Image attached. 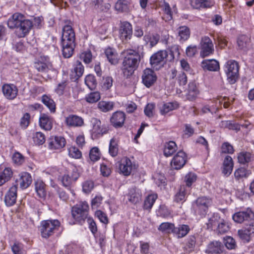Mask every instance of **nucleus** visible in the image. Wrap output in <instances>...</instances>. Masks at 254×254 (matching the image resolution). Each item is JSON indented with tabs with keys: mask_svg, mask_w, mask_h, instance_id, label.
I'll use <instances>...</instances> for the list:
<instances>
[{
	"mask_svg": "<svg viewBox=\"0 0 254 254\" xmlns=\"http://www.w3.org/2000/svg\"><path fill=\"white\" fill-rule=\"evenodd\" d=\"M7 25L10 29H15L16 35L18 38H22L29 33L32 27V22L26 19L23 14L15 13L8 19Z\"/></svg>",
	"mask_w": 254,
	"mask_h": 254,
	"instance_id": "nucleus-1",
	"label": "nucleus"
},
{
	"mask_svg": "<svg viewBox=\"0 0 254 254\" xmlns=\"http://www.w3.org/2000/svg\"><path fill=\"white\" fill-rule=\"evenodd\" d=\"M126 56L123 60L122 71L124 77L128 78L133 74L137 68L140 62V55L133 50L125 52Z\"/></svg>",
	"mask_w": 254,
	"mask_h": 254,
	"instance_id": "nucleus-2",
	"label": "nucleus"
},
{
	"mask_svg": "<svg viewBox=\"0 0 254 254\" xmlns=\"http://www.w3.org/2000/svg\"><path fill=\"white\" fill-rule=\"evenodd\" d=\"M108 127L101 121L96 118H93L90 121V133L92 139H97L107 134Z\"/></svg>",
	"mask_w": 254,
	"mask_h": 254,
	"instance_id": "nucleus-3",
	"label": "nucleus"
},
{
	"mask_svg": "<svg viewBox=\"0 0 254 254\" xmlns=\"http://www.w3.org/2000/svg\"><path fill=\"white\" fill-rule=\"evenodd\" d=\"M89 206L86 202H81L72 207L71 215L75 221L82 223L88 218Z\"/></svg>",
	"mask_w": 254,
	"mask_h": 254,
	"instance_id": "nucleus-4",
	"label": "nucleus"
},
{
	"mask_svg": "<svg viewBox=\"0 0 254 254\" xmlns=\"http://www.w3.org/2000/svg\"><path fill=\"white\" fill-rule=\"evenodd\" d=\"M239 65L238 63L234 60L228 61L225 65V72L228 82L234 84L239 77Z\"/></svg>",
	"mask_w": 254,
	"mask_h": 254,
	"instance_id": "nucleus-5",
	"label": "nucleus"
},
{
	"mask_svg": "<svg viewBox=\"0 0 254 254\" xmlns=\"http://www.w3.org/2000/svg\"><path fill=\"white\" fill-rule=\"evenodd\" d=\"M60 222L58 220H47L42 221L40 226V232L42 237L48 238L52 235L55 231L58 230Z\"/></svg>",
	"mask_w": 254,
	"mask_h": 254,
	"instance_id": "nucleus-6",
	"label": "nucleus"
},
{
	"mask_svg": "<svg viewBox=\"0 0 254 254\" xmlns=\"http://www.w3.org/2000/svg\"><path fill=\"white\" fill-rule=\"evenodd\" d=\"M79 177L78 169L76 166L71 165L68 167L66 173L62 177V184L65 187H69L76 181Z\"/></svg>",
	"mask_w": 254,
	"mask_h": 254,
	"instance_id": "nucleus-7",
	"label": "nucleus"
},
{
	"mask_svg": "<svg viewBox=\"0 0 254 254\" xmlns=\"http://www.w3.org/2000/svg\"><path fill=\"white\" fill-rule=\"evenodd\" d=\"M212 200L209 197L200 196L198 197L193 204V207L196 213L199 215H205L211 206Z\"/></svg>",
	"mask_w": 254,
	"mask_h": 254,
	"instance_id": "nucleus-8",
	"label": "nucleus"
},
{
	"mask_svg": "<svg viewBox=\"0 0 254 254\" xmlns=\"http://www.w3.org/2000/svg\"><path fill=\"white\" fill-rule=\"evenodd\" d=\"M168 56V53L166 50H160L154 54L150 59L152 67L156 70L159 69L165 63V59Z\"/></svg>",
	"mask_w": 254,
	"mask_h": 254,
	"instance_id": "nucleus-9",
	"label": "nucleus"
},
{
	"mask_svg": "<svg viewBox=\"0 0 254 254\" xmlns=\"http://www.w3.org/2000/svg\"><path fill=\"white\" fill-rule=\"evenodd\" d=\"M200 56L204 58L207 57L214 52V46L212 40L209 37L204 36L202 37L200 43Z\"/></svg>",
	"mask_w": 254,
	"mask_h": 254,
	"instance_id": "nucleus-10",
	"label": "nucleus"
},
{
	"mask_svg": "<svg viewBox=\"0 0 254 254\" xmlns=\"http://www.w3.org/2000/svg\"><path fill=\"white\" fill-rule=\"evenodd\" d=\"M34 67L38 71L42 72H47L54 68L49 61V58L44 56H41L38 59L36 60L34 62Z\"/></svg>",
	"mask_w": 254,
	"mask_h": 254,
	"instance_id": "nucleus-11",
	"label": "nucleus"
},
{
	"mask_svg": "<svg viewBox=\"0 0 254 254\" xmlns=\"http://www.w3.org/2000/svg\"><path fill=\"white\" fill-rule=\"evenodd\" d=\"M120 173L124 176H129L135 168V164L127 157L122 158L118 162Z\"/></svg>",
	"mask_w": 254,
	"mask_h": 254,
	"instance_id": "nucleus-12",
	"label": "nucleus"
},
{
	"mask_svg": "<svg viewBox=\"0 0 254 254\" xmlns=\"http://www.w3.org/2000/svg\"><path fill=\"white\" fill-rule=\"evenodd\" d=\"M187 161V154L183 151L180 150L173 157L171 162V165L172 168L179 170L184 167Z\"/></svg>",
	"mask_w": 254,
	"mask_h": 254,
	"instance_id": "nucleus-13",
	"label": "nucleus"
},
{
	"mask_svg": "<svg viewBox=\"0 0 254 254\" xmlns=\"http://www.w3.org/2000/svg\"><path fill=\"white\" fill-rule=\"evenodd\" d=\"M119 34L121 39L123 41H128L132 35V27L131 24L127 21L121 22Z\"/></svg>",
	"mask_w": 254,
	"mask_h": 254,
	"instance_id": "nucleus-14",
	"label": "nucleus"
},
{
	"mask_svg": "<svg viewBox=\"0 0 254 254\" xmlns=\"http://www.w3.org/2000/svg\"><path fill=\"white\" fill-rule=\"evenodd\" d=\"M48 148L52 150H61L66 144L65 139L61 136H53L48 140Z\"/></svg>",
	"mask_w": 254,
	"mask_h": 254,
	"instance_id": "nucleus-15",
	"label": "nucleus"
},
{
	"mask_svg": "<svg viewBox=\"0 0 254 254\" xmlns=\"http://www.w3.org/2000/svg\"><path fill=\"white\" fill-rule=\"evenodd\" d=\"M156 80V74L152 69L147 68L143 70L142 81L146 87L148 88L151 87L155 83Z\"/></svg>",
	"mask_w": 254,
	"mask_h": 254,
	"instance_id": "nucleus-16",
	"label": "nucleus"
},
{
	"mask_svg": "<svg viewBox=\"0 0 254 254\" xmlns=\"http://www.w3.org/2000/svg\"><path fill=\"white\" fill-rule=\"evenodd\" d=\"M75 35L72 27L70 25H65L63 28L62 43L75 44Z\"/></svg>",
	"mask_w": 254,
	"mask_h": 254,
	"instance_id": "nucleus-17",
	"label": "nucleus"
},
{
	"mask_svg": "<svg viewBox=\"0 0 254 254\" xmlns=\"http://www.w3.org/2000/svg\"><path fill=\"white\" fill-rule=\"evenodd\" d=\"M254 217V213L251 209H247L245 211H240L233 215V219L238 223H242L245 221H249Z\"/></svg>",
	"mask_w": 254,
	"mask_h": 254,
	"instance_id": "nucleus-18",
	"label": "nucleus"
},
{
	"mask_svg": "<svg viewBox=\"0 0 254 254\" xmlns=\"http://www.w3.org/2000/svg\"><path fill=\"white\" fill-rule=\"evenodd\" d=\"M2 91L4 97L9 100L16 98L18 94L17 87L12 84H5L2 87Z\"/></svg>",
	"mask_w": 254,
	"mask_h": 254,
	"instance_id": "nucleus-19",
	"label": "nucleus"
},
{
	"mask_svg": "<svg viewBox=\"0 0 254 254\" xmlns=\"http://www.w3.org/2000/svg\"><path fill=\"white\" fill-rule=\"evenodd\" d=\"M127 197L128 201L130 203L135 204L139 202L141 200V191L136 188H130L128 190Z\"/></svg>",
	"mask_w": 254,
	"mask_h": 254,
	"instance_id": "nucleus-20",
	"label": "nucleus"
},
{
	"mask_svg": "<svg viewBox=\"0 0 254 254\" xmlns=\"http://www.w3.org/2000/svg\"><path fill=\"white\" fill-rule=\"evenodd\" d=\"M16 185L12 186L7 192L5 195L4 201L7 206H12L16 202L17 198Z\"/></svg>",
	"mask_w": 254,
	"mask_h": 254,
	"instance_id": "nucleus-21",
	"label": "nucleus"
},
{
	"mask_svg": "<svg viewBox=\"0 0 254 254\" xmlns=\"http://www.w3.org/2000/svg\"><path fill=\"white\" fill-rule=\"evenodd\" d=\"M125 119V114L122 112L118 111L113 114L110 122L114 127H120L123 126Z\"/></svg>",
	"mask_w": 254,
	"mask_h": 254,
	"instance_id": "nucleus-22",
	"label": "nucleus"
},
{
	"mask_svg": "<svg viewBox=\"0 0 254 254\" xmlns=\"http://www.w3.org/2000/svg\"><path fill=\"white\" fill-rule=\"evenodd\" d=\"M40 127L46 130H50L53 127V119L46 114H41L39 117Z\"/></svg>",
	"mask_w": 254,
	"mask_h": 254,
	"instance_id": "nucleus-23",
	"label": "nucleus"
},
{
	"mask_svg": "<svg viewBox=\"0 0 254 254\" xmlns=\"http://www.w3.org/2000/svg\"><path fill=\"white\" fill-rule=\"evenodd\" d=\"M65 123L67 126L72 127H81L84 124L83 119L77 115H70L65 119Z\"/></svg>",
	"mask_w": 254,
	"mask_h": 254,
	"instance_id": "nucleus-24",
	"label": "nucleus"
},
{
	"mask_svg": "<svg viewBox=\"0 0 254 254\" xmlns=\"http://www.w3.org/2000/svg\"><path fill=\"white\" fill-rule=\"evenodd\" d=\"M16 186L24 189L28 187L31 183V177L29 173L23 172L20 174V178L16 181Z\"/></svg>",
	"mask_w": 254,
	"mask_h": 254,
	"instance_id": "nucleus-25",
	"label": "nucleus"
},
{
	"mask_svg": "<svg viewBox=\"0 0 254 254\" xmlns=\"http://www.w3.org/2000/svg\"><path fill=\"white\" fill-rule=\"evenodd\" d=\"M105 55L110 63L112 64H117L119 61V58L116 50L108 48L105 50Z\"/></svg>",
	"mask_w": 254,
	"mask_h": 254,
	"instance_id": "nucleus-26",
	"label": "nucleus"
},
{
	"mask_svg": "<svg viewBox=\"0 0 254 254\" xmlns=\"http://www.w3.org/2000/svg\"><path fill=\"white\" fill-rule=\"evenodd\" d=\"M234 162L232 157L230 156H226L223 163L222 173L226 176L230 175L233 170Z\"/></svg>",
	"mask_w": 254,
	"mask_h": 254,
	"instance_id": "nucleus-27",
	"label": "nucleus"
},
{
	"mask_svg": "<svg viewBox=\"0 0 254 254\" xmlns=\"http://www.w3.org/2000/svg\"><path fill=\"white\" fill-rule=\"evenodd\" d=\"M170 77L172 79L176 78V79L180 85H185L187 83V77L186 73L183 71L178 72L174 69L171 70Z\"/></svg>",
	"mask_w": 254,
	"mask_h": 254,
	"instance_id": "nucleus-28",
	"label": "nucleus"
},
{
	"mask_svg": "<svg viewBox=\"0 0 254 254\" xmlns=\"http://www.w3.org/2000/svg\"><path fill=\"white\" fill-rule=\"evenodd\" d=\"M212 0H191L190 4L194 8H210L213 5Z\"/></svg>",
	"mask_w": 254,
	"mask_h": 254,
	"instance_id": "nucleus-29",
	"label": "nucleus"
},
{
	"mask_svg": "<svg viewBox=\"0 0 254 254\" xmlns=\"http://www.w3.org/2000/svg\"><path fill=\"white\" fill-rule=\"evenodd\" d=\"M254 156L250 152L242 151L238 154V161L240 164L245 165L253 160Z\"/></svg>",
	"mask_w": 254,
	"mask_h": 254,
	"instance_id": "nucleus-30",
	"label": "nucleus"
},
{
	"mask_svg": "<svg viewBox=\"0 0 254 254\" xmlns=\"http://www.w3.org/2000/svg\"><path fill=\"white\" fill-rule=\"evenodd\" d=\"M202 67L209 71H217L219 69V64L215 60H205L201 63Z\"/></svg>",
	"mask_w": 254,
	"mask_h": 254,
	"instance_id": "nucleus-31",
	"label": "nucleus"
},
{
	"mask_svg": "<svg viewBox=\"0 0 254 254\" xmlns=\"http://www.w3.org/2000/svg\"><path fill=\"white\" fill-rule=\"evenodd\" d=\"M177 145L174 141H170L166 142L164 145V155L167 157H170L177 150Z\"/></svg>",
	"mask_w": 254,
	"mask_h": 254,
	"instance_id": "nucleus-32",
	"label": "nucleus"
},
{
	"mask_svg": "<svg viewBox=\"0 0 254 254\" xmlns=\"http://www.w3.org/2000/svg\"><path fill=\"white\" fill-rule=\"evenodd\" d=\"M251 174V171L244 167H240L234 172L236 180L239 181L247 178Z\"/></svg>",
	"mask_w": 254,
	"mask_h": 254,
	"instance_id": "nucleus-33",
	"label": "nucleus"
},
{
	"mask_svg": "<svg viewBox=\"0 0 254 254\" xmlns=\"http://www.w3.org/2000/svg\"><path fill=\"white\" fill-rule=\"evenodd\" d=\"M223 246L219 241H214L210 243L207 247V251L209 253L220 254L223 252Z\"/></svg>",
	"mask_w": 254,
	"mask_h": 254,
	"instance_id": "nucleus-34",
	"label": "nucleus"
},
{
	"mask_svg": "<svg viewBox=\"0 0 254 254\" xmlns=\"http://www.w3.org/2000/svg\"><path fill=\"white\" fill-rule=\"evenodd\" d=\"M199 94V90L194 82H190L189 84L187 98L189 100L195 99Z\"/></svg>",
	"mask_w": 254,
	"mask_h": 254,
	"instance_id": "nucleus-35",
	"label": "nucleus"
},
{
	"mask_svg": "<svg viewBox=\"0 0 254 254\" xmlns=\"http://www.w3.org/2000/svg\"><path fill=\"white\" fill-rule=\"evenodd\" d=\"M42 101L51 113H54L56 112V104L50 96L46 94L43 95L42 97Z\"/></svg>",
	"mask_w": 254,
	"mask_h": 254,
	"instance_id": "nucleus-36",
	"label": "nucleus"
},
{
	"mask_svg": "<svg viewBox=\"0 0 254 254\" xmlns=\"http://www.w3.org/2000/svg\"><path fill=\"white\" fill-rule=\"evenodd\" d=\"M84 71V68L82 63L78 61H76L73 65L72 71L73 74H74L72 75L74 76L73 78L75 80L79 79L83 75Z\"/></svg>",
	"mask_w": 254,
	"mask_h": 254,
	"instance_id": "nucleus-37",
	"label": "nucleus"
},
{
	"mask_svg": "<svg viewBox=\"0 0 254 254\" xmlns=\"http://www.w3.org/2000/svg\"><path fill=\"white\" fill-rule=\"evenodd\" d=\"M63 46V55L64 58H70L73 54L75 44L62 43Z\"/></svg>",
	"mask_w": 254,
	"mask_h": 254,
	"instance_id": "nucleus-38",
	"label": "nucleus"
},
{
	"mask_svg": "<svg viewBox=\"0 0 254 254\" xmlns=\"http://www.w3.org/2000/svg\"><path fill=\"white\" fill-rule=\"evenodd\" d=\"M12 176V171L10 168H5L0 172V186L8 182Z\"/></svg>",
	"mask_w": 254,
	"mask_h": 254,
	"instance_id": "nucleus-39",
	"label": "nucleus"
},
{
	"mask_svg": "<svg viewBox=\"0 0 254 254\" xmlns=\"http://www.w3.org/2000/svg\"><path fill=\"white\" fill-rule=\"evenodd\" d=\"M190 229L188 225H180L174 229V234L178 238H183L186 236L189 232Z\"/></svg>",
	"mask_w": 254,
	"mask_h": 254,
	"instance_id": "nucleus-40",
	"label": "nucleus"
},
{
	"mask_svg": "<svg viewBox=\"0 0 254 254\" xmlns=\"http://www.w3.org/2000/svg\"><path fill=\"white\" fill-rule=\"evenodd\" d=\"M119 152L118 140L115 137L112 138L110 141L109 153L112 157L117 156Z\"/></svg>",
	"mask_w": 254,
	"mask_h": 254,
	"instance_id": "nucleus-41",
	"label": "nucleus"
},
{
	"mask_svg": "<svg viewBox=\"0 0 254 254\" xmlns=\"http://www.w3.org/2000/svg\"><path fill=\"white\" fill-rule=\"evenodd\" d=\"M115 8L119 12H127L129 10V3L126 0H118L115 3Z\"/></svg>",
	"mask_w": 254,
	"mask_h": 254,
	"instance_id": "nucleus-42",
	"label": "nucleus"
},
{
	"mask_svg": "<svg viewBox=\"0 0 254 254\" xmlns=\"http://www.w3.org/2000/svg\"><path fill=\"white\" fill-rule=\"evenodd\" d=\"M178 107L176 103L170 102L165 103L160 107V112L161 115H165L169 112L177 109Z\"/></svg>",
	"mask_w": 254,
	"mask_h": 254,
	"instance_id": "nucleus-43",
	"label": "nucleus"
},
{
	"mask_svg": "<svg viewBox=\"0 0 254 254\" xmlns=\"http://www.w3.org/2000/svg\"><path fill=\"white\" fill-rule=\"evenodd\" d=\"M238 234L239 238L244 242H249L251 239V235H253L248 227L239 230Z\"/></svg>",
	"mask_w": 254,
	"mask_h": 254,
	"instance_id": "nucleus-44",
	"label": "nucleus"
},
{
	"mask_svg": "<svg viewBox=\"0 0 254 254\" xmlns=\"http://www.w3.org/2000/svg\"><path fill=\"white\" fill-rule=\"evenodd\" d=\"M35 190L37 195L41 198H44L46 196L45 184L42 181H38L35 182Z\"/></svg>",
	"mask_w": 254,
	"mask_h": 254,
	"instance_id": "nucleus-45",
	"label": "nucleus"
},
{
	"mask_svg": "<svg viewBox=\"0 0 254 254\" xmlns=\"http://www.w3.org/2000/svg\"><path fill=\"white\" fill-rule=\"evenodd\" d=\"M98 108L103 112H107L113 109L114 104L113 102L101 101L98 103Z\"/></svg>",
	"mask_w": 254,
	"mask_h": 254,
	"instance_id": "nucleus-46",
	"label": "nucleus"
},
{
	"mask_svg": "<svg viewBox=\"0 0 254 254\" xmlns=\"http://www.w3.org/2000/svg\"><path fill=\"white\" fill-rule=\"evenodd\" d=\"M222 219L218 213H214L206 223L207 228L212 229L215 226L217 227Z\"/></svg>",
	"mask_w": 254,
	"mask_h": 254,
	"instance_id": "nucleus-47",
	"label": "nucleus"
},
{
	"mask_svg": "<svg viewBox=\"0 0 254 254\" xmlns=\"http://www.w3.org/2000/svg\"><path fill=\"white\" fill-rule=\"evenodd\" d=\"M175 225L173 223L169 222L162 223L158 227V230L163 233L170 234L173 233Z\"/></svg>",
	"mask_w": 254,
	"mask_h": 254,
	"instance_id": "nucleus-48",
	"label": "nucleus"
},
{
	"mask_svg": "<svg viewBox=\"0 0 254 254\" xmlns=\"http://www.w3.org/2000/svg\"><path fill=\"white\" fill-rule=\"evenodd\" d=\"M157 198L156 194H151L148 195L145 199L143 208L146 210H150Z\"/></svg>",
	"mask_w": 254,
	"mask_h": 254,
	"instance_id": "nucleus-49",
	"label": "nucleus"
},
{
	"mask_svg": "<svg viewBox=\"0 0 254 254\" xmlns=\"http://www.w3.org/2000/svg\"><path fill=\"white\" fill-rule=\"evenodd\" d=\"M178 31L180 40L186 41L190 37V30L188 27L186 26H180Z\"/></svg>",
	"mask_w": 254,
	"mask_h": 254,
	"instance_id": "nucleus-50",
	"label": "nucleus"
},
{
	"mask_svg": "<svg viewBox=\"0 0 254 254\" xmlns=\"http://www.w3.org/2000/svg\"><path fill=\"white\" fill-rule=\"evenodd\" d=\"M12 162L16 166H20L25 162L24 156L18 151H15L11 157Z\"/></svg>",
	"mask_w": 254,
	"mask_h": 254,
	"instance_id": "nucleus-51",
	"label": "nucleus"
},
{
	"mask_svg": "<svg viewBox=\"0 0 254 254\" xmlns=\"http://www.w3.org/2000/svg\"><path fill=\"white\" fill-rule=\"evenodd\" d=\"M160 39V36L158 34H155L151 36L145 35L143 37L144 41L147 44L148 42L150 43L151 47H153L155 46Z\"/></svg>",
	"mask_w": 254,
	"mask_h": 254,
	"instance_id": "nucleus-52",
	"label": "nucleus"
},
{
	"mask_svg": "<svg viewBox=\"0 0 254 254\" xmlns=\"http://www.w3.org/2000/svg\"><path fill=\"white\" fill-rule=\"evenodd\" d=\"M229 229L228 223L222 219L217 226L216 231L218 234H223L227 232Z\"/></svg>",
	"mask_w": 254,
	"mask_h": 254,
	"instance_id": "nucleus-53",
	"label": "nucleus"
},
{
	"mask_svg": "<svg viewBox=\"0 0 254 254\" xmlns=\"http://www.w3.org/2000/svg\"><path fill=\"white\" fill-rule=\"evenodd\" d=\"M85 83L90 90L94 89L97 84L94 76L91 74L87 75L85 78Z\"/></svg>",
	"mask_w": 254,
	"mask_h": 254,
	"instance_id": "nucleus-54",
	"label": "nucleus"
},
{
	"mask_svg": "<svg viewBox=\"0 0 254 254\" xmlns=\"http://www.w3.org/2000/svg\"><path fill=\"white\" fill-rule=\"evenodd\" d=\"M100 98V94L99 92H93L87 95L85 99L89 103H94L99 101Z\"/></svg>",
	"mask_w": 254,
	"mask_h": 254,
	"instance_id": "nucleus-55",
	"label": "nucleus"
},
{
	"mask_svg": "<svg viewBox=\"0 0 254 254\" xmlns=\"http://www.w3.org/2000/svg\"><path fill=\"white\" fill-rule=\"evenodd\" d=\"M221 127L224 128H227L229 129L239 130L240 129V127L239 124L234 123L230 121H224L221 122Z\"/></svg>",
	"mask_w": 254,
	"mask_h": 254,
	"instance_id": "nucleus-56",
	"label": "nucleus"
},
{
	"mask_svg": "<svg viewBox=\"0 0 254 254\" xmlns=\"http://www.w3.org/2000/svg\"><path fill=\"white\" fill-rule=\"evenodd\" d=\"M33 140L35 145H42L46 141L45 135L41 132H37L33 137Z\"/></svg>",
	"mask_w": 254,
	"mask_h": 254,
	"instance_id": "nucleus-57",
	"label": "nucleus"
},
{
	"mask_svg": "<svg viewBox=\"0 0 254 254\" xmlns=\"http://www.w3.org/2000/svg\"><path fill=\"white\" fill-rule=\"evenodd\" d=\"M113 79L111 76L103 77L102 81V88L104 90L110 89L113 85Z\"/></svg>",
	"mask_w": 254,
	"mask_h": 254,
	"instance_id": "nucleus-58",
	"label": "nucleus"
},
{
	"mask_svg": "<svg viewBox=\"0 0 254 254\" xmlns=\"http://www.w3.org/2000/svg\"><path fill=\"white\" fill-rule=\"evenodd\" d=\"M89 158L93 162H95L100 158V150L97 147H92L89 152Z\"/></svg>",
	"mask_w": 254,
	"mask_h": 254,
	"instance_id": "nucleus-59",
	"label": "nucleus"
},
{
	"mask_svg": "<svg viewBox=\"0 0 254 254\" xmlns=\"http://www.w3.org/2000/svg\"><path fill=\"white\" fill-rule=\"evenodd\" d=\"M68 155L75 159H79L82 156L81 152L75 146H71L68 148Z\"/></svg>",
	"mask_w": 254,
	"mask_h": 254,
	"instance_id": "nucleus-60",
	"label": "nucleus"
},
{
	"mask_svg": "<svg viewBox=\"0 0 254 254\" xmlns=\"http://www.w3.org/2000/svg\"><path fill=\"white\" fill-rule=\"evenodd\" d=\"M44 25V21L43 16H36L33 19V29H41Z\"/></svg>",
	"mask_w": 254,
	"mask_h": 254,
	"instance_id": "nucleus-61",
	"label": "nucleus"
},
{
	"mask_svg": "<svg viewBox=\"0 0 254 254\" xmlns=\"http://www.w3.org/2000/svg\"><path fill=\"white\" fill-rule=\"evenodd\" d=\"M186 189L185 186H181L179 192L175 196L174 200L177 202H180L185 200L186 196Z\"/></svg>",
	"mask_w": 254,
	"mask_h": 254,
	"instance_id": "nucleus-62",
	"label": "nucleus"
},
{
	"mask_svg": "<svg viewBox=\"0 0 254 254\" xmlns=\"http://www.w3.org/2000/svg\"><path fill=\"white\" fill-rule=\"evenodd\" d=\"M80 59L85 64H88L92 62V55L90 51H84L80 54Z\"/></svg>",
	"mask_w": 254,
	"mask_h": 254,
	"instance_id": "nucleus-63",
	"label": "nucleus"
},
{
	"mask_svg": "<svg viewBox=\"0 0 254 254\" xmlns=\"http://www.w3.org/2000/svg\"><path fill=\"white\" fill-rule=\"evenodd\" d=\"M226 247L229 250L235 249L237 247L235 240L231 237H226L224 240Z\"/></svg>",
	"mask_w": 254,
	"mask_h": 254,
	"instance_id": "nucleus-64",
	"label": "nucleus"
}]
</instances>
